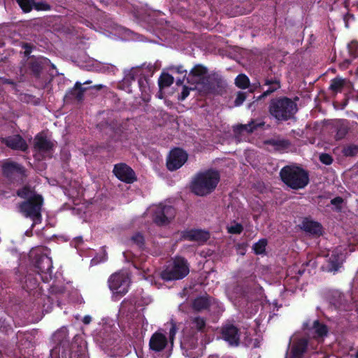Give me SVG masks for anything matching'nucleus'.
Returning a JSON list of instances; mask_svg holds the SVG:
<instances>
[{"label":"nucleus","mask_w":358,"mask_h":358,"mask_svg":"<svg viewBox=\"0 0 358 358\" xmlns=\"http://www.w3.org/2000/svg\"><path fill=\"white\" fill-rule=\"evenodd\" d=\"M17 194L20 197L27 199V201L20 205V211L25 217L33 220V225L40 222L41 209L43 203L41 196L36 194L31 188L27 187L19 190Z\"/></svg>","instance_id":"nucleus-1"},{"label":"nucleus","mask_w":358,"mask_h":358,"mask_svg":"<svg viewBox=\"0 0 358 358\" xmlns=\"http://www.w3.org/2000/svg\"><path fill=\"white\" fill-rule=\"evenodd\" d=\"M220 181V174L216 171L208 170L199 173L193 180L192 189L199 196L213 192Z\"/></svg>","instance_id":"nucleus-2"},{"label":"nucleus","mask_w":358,"mask_h":358,"mask_svg":"<svg viewBox=\"0 0 358 358\" xmlns=\"http://www.w3.org/2000/svg\"><path fill=\"white\" fill-rule=\"evenodd\" d=\"M280 177L282 181L292 189H301L308 183L307 173L302 169L287 166L280 171Z\"/></svg>","instance_id":"nucleus-3"},{"label":"nucleus","mask_w":358,"mask_h":358,"mask_svg":"<svg viewBox=\"0 0 358 358\" xmlns=\"http://www.w3.org/2000/svg\"><path fill=\"white\" fill-rule=\"evenodd\" d=\"M296 110V104L287 98L273 99L269 106L270 114L280 121L291 118Z\"/></svg>","instance_id":"nucleus-4"},{"label":"nucleus","mask_w":358,"mask_h":358,"mask_svg":"<svg viewBox=\"0 0 358 358\" xmlns=\"http://www.w3.org/2000/svg\"><path fill=\"white\" fill-rule=\"evenodd\" d=\"M189 272V264L182 257H176L160 273L161 278L166 281L182 279Z\"/></svg>","instance_id":"nucleus-5"},{"label":"nucleus","mask_w":358,"mask_h":358,"mask_svg":"<svg viewBox=\"0 0 358 358\" xmlns=\"http://www.w3.org/2000/svg\"><path fill=\"white\" fill-rule=\"evenodd\" d=\"M129 285L130 277L127 271L117 272L108 279L109 288L115 300L119 299L128 292Z\"/></svg>","instance_id":"nucleus-6"},{"label":"nucleus","mask_w":358,"mask_h":358,"mask_svg":"<svg viewBox=\"0 0 358 358\" xmlns=\"http://www.w3.org/2000/svg\"><path fill=\"white\" fill-rule=\"evenodd\" d=\"M145 215L151 217L157 224L165 225L174 217L175 210L170 206L152 205L147 209Z\"/></svg>","instance_id":"nucleus-7"},{"label":"nucleus","mask_w":358,"mask_h":358,"mask_svg":"<svg viewBox=\"0 0 358 358\" xmlns=\"http://www.w3.org/2000/svg\"><path fill=\"white\" fill-rule=\"evenodd\" d=\"M187 154L182 149L176 148L170 152L166 162L169 170L175 171L180 169L187 161Z\"/></svg>","instance_id":"nucleus-8"},{"label":"nucleus","mask_w":358,"mask_h":358,"mask_svg":"<svg viewBox=\"0 0 358 358\" xmlns=\"http://www.w3.org/2000/svg\"><path fill=\"white\" fill-rule=\"evenodd\" d=\"M113 173L119 180L127 183H132L136 180L134 171L125 164H116Z\"/></svg>","instance_id":"nucleus-9"},{"label":"nucleus","mask_w":358,"mask_h":358,"mask_svg":"<svg viewBox=\"0 0 358 358\" xmlns=\"http://www.w3.org/2000/svg\"><path fill=\"white\" fill-rule=\"evenodd\" d=\"M36 266L41 272L42 280L45 282L48 281L51 278L52 259L47 255H43L37 261Z\"/></svg>","instance_id":"nucleus-10"},{"label":"nucleus","mask_w":358,"mask_h":358,"mask_svg":"<svg viewBox=\"0 0 358 358\" xmlns=\"http://www.w3.org/2000/svg\"><path fill=\"white\" fill-rule=\"evenodd\" d=\"M344 260V255L341 252V248H337L331 252V256L329 257L328 264L327 265V271L335 272L342 264Z\"/></svg>","instance_id":"nucleus-11"},{"label":"nucleus","mask_w":358,"mask_h":358,"mask_svg":"<svg viewBox=\"0 0 358 358\" xmlns=\"http://www.w3.org/2000/svg\"><path fill=\"white\" fill-rule=\"evenodd\" d=\"M222 337L230 345H237L239 341V334L237 328L231 324L226 325L222 329Z\"/></svg>","instance_id":"nucleus-12"},{"label":"nucleus","mask_w":358,"mask_h":358,"mask_svg":"<svg viewBox=\"0 0 358 358\" xmlns=\"http://www.w3.org/2000/svg\"><path fill=\"white\" fill-rule=\"evenodd\" d=\"M24 12H29L33 8L37 10H48L50 6L45 2L35 3L34 0H17Z\"/></svg>","instance_id":"nucleus-13"},{"label":"nucleus","mask_w":358,"mask_h":358,"mask_svg":"<svg viewBox=\"0 0 358 358\" xmlns=\"http://www.w3.org/2000/svg\"><path fill=\"white\" fill-rule=\"evenodd\" d=\"M3 173L7 177H12L14 176H22L24 174V170L22 166L20 164L12 162H6L3 164Z\"/></svg>","instance_id":"nucleus-14"},{"label":"nucleus","mask_w":358,"mask_h":358,"mask_svg":"<svg viewBox=\"0 0 358 358\" xmlns=\"http://www.w3.org/2000/svg\"><path fill=\"white\" fill-rule=\"evenodd\" d=\"M183 238L189 241H195L201 243L206 241L209 238V234L205 231L194 229L185 232Z\"/></svg>","instance_id":"nucleus-15"},{"label":"nucleus","mask_w":358,"mask_h":358,"mask_svg":"<svg viewBox=\"0 0 358 358\" xmlns=\"http://www.w3.org/2000/svg\"><path fill=\"white\" fill-rule=\"evenodd\" d=\"M166 343V336L160 332H156L152 336L149 344L150 349L159 352L164 348Z\"/></svg>","instance_id":"nucleus-16"},{"label":"nucleus","mask_w":358,"mask_h":358,"mask_svg":"<svg viewBox=\"0 0 358 358\" xmlns=\"http://www.w3.org/2000/svg\"><path fill=\"white\" fill-rule=\"evenodd\" d=\"M35 149L43 154H48L52 148V143L42 135H37L34 139Z\"/></svg>","instance_id":"nucleus-17"},{"label":"nucleus","mask_w":358,"mask_h":358,"mask_svg":"<svg viewBox=\"0 0 358 358\" xmlns=\"http://www.w3.org/2000/svg\"><path fill=\"white\" fill-rule=\"evenodd\" d=\"M6 145L12 149L25 150L27 148L26 142L19 135L10 136L3 139Z\"/></svg>","instance_id":"nucleus-18"},{"label":"nucleus","mask_w":358,"mask_h":358,"mask_svg":"<svg viewBox=\"0 0 358 358\" xmlns=\"http://www.w3.org/2000/svg\"><path fill=\"white\" fill-rule=\"evenodd\" d=\"M303 229L312 234L315 236H320L322 234V227L321 225L316 222L306 220L302 223Z\"/></svg>","instance_id":"nucleus-19"},{"label":"nucleus","mask_w":358,"mask_h":358,"mask_svg":"<svg viewBox=\"0 0 358 358\" xmlns=\"http://www.w3.org/2000/svg\"><path fill=\"white\" fill-rule=\"evenodd\" d=\"M307 347V341L301 338L296 343L293 344V346L290 352V357L292 358H301L303 352H305Z\"/></svg>","instance_id":"nucleus-20"},{"label":"nucleus","mask_w":358,"mask_h":358,"mask_svg":"<svg viewBox=\"0 0 358 358\" xmlns=\"http://www.w3.org/2000/svg\"><path fill=\"white\" fill-rule=\"evenodd\" d=\"M206 73L207 69L204 66L197 65L191 71L189 77L194 82L200 83L205 79Z\"/></svg>","instance_id":"nucleus-21"},{"label":"nucleus","mask_w":358,"mask_h":358,"mask_svg":"<svg viewBox=\"0 0 358 358\" xmlns=\"http://www.w3.org/2000/svg\"><path fill=\"white\" fill-rule=\"evenodd\" d=\"M309 330L310 334H313L316 338H322L327 333V327L320 323L318 320L314 321L313 326Z\"/></svg>","instance_id":"nucleus-22"},{"label":"nucleus","mask_w":358,"mask_h":358,"mask_svg":"<svg viewBox=\"0 0 358 358\" xmlns=\"http://www.w3.org/2000/svg\"><path fill=\"white\" fill-rule=\"evenodd\" d=\"M227 294L229 300L233 303H236L237 299L241 297L243 294L242 288L236 285H233L228 287L227 289Z\"/></svg>","instance_id":"nucleus-23"},{"label":"nucleus","mask_w":358,"mask_h":358,"mask_svg":"<svg viewBox=\"0 0 358 358\" xmlns=\"http://www.w3.org/2000/svg\"><path fill=\"white\" fill-rule=\"evenodd\" d=\"M348 83V81L347 80L341 78H336L331 80L330 88L334 92H340Z\"/></svg>","instance_id":"nucleus-24"},{"label":"nucleus","mask_w":358,"mask_h":358,"mask_svg":"<svg viewBox=\"0 0 358 358\" xmlns=\"http://www.w3.org/2000/svg\"><path fill=\"white\" fill-rule=\"evenodd\" d=\"M348 131V124L345 121L341 120L336 123V138H343Z\"/></svg>","instance_id":"nucleus-25"},{"label":"nucleus","mask_w":358,"mask_h":358,"mask_svg":"<svg viewBox=\"0 0 358 358\" xmlns=\"http://www.w3.org/2000/svg\"><path fill=\"white\" fill-rule=\"evenodd\" d=\"M138 85L142 91L143 99L144 100H148L150 96V87L148 80L146 79H141L138 81Z\"/></svg>","instance_id":"nucleus-26"},{"label":"nucleus","mask_w":358,"mask_h":358,"mask_svg":"<svg viewBox=\"0 0 358 358\" xmlns=\"http://www.w3.org/2000/svg\"><path fill=\"white\" fill-rule=\"evenodd\" d=\"M173 83V77L169 73H164L159 78V85L161 87L170 86Z\"/></svg>","instance_id":"nucleus-27"},{"label":"nucleus","mask_w":358,"mask_h":358,"mask_svg":"<svg viewBox=\"0 0 358 358\" xmlns=\"http://www.w3.org/2000/svg\"><path fill=\"white\" fill-rule=\"evenodd\" d=\"M249 79L245 75L241 74L236 78V85L240 88L245 89L249 86Z\"/></svg>","instance_id":"nucleus-28"},{"label":"nucleus","mask_w":358,"mask_h":358,"mask_svg":"<svg viewBox=\"0 0 358 358\" xmlns=\"http://www.w3.org/2000/svg\"><path fill=\"white\" fill-rule=\"evenodd\" d=\"M267 241L261 239L253 245V250L257 255L263 254L265 252Z\"/></svg>","instance_id":"nucleus-29"},{"label":"nucleus","mask_w":358,"mask_h":358,"mask_svg":"<svg viewBox=\"0 0 358 358\" xmlns=\"http://www.w3.org/2000/svg\"><path fill=\"white\" fill-rule=\"evenodd\" d=\"M208 305V301L204 298H198L193 303L194 308L196 310L206 308Z\"/></svg>","instance_id":"nucleus-30"},{"label":"nucleus","mask_w":358,"mask_h":358,"mask_svg":"<svg viewBox=\"0 0 358 358\" xmlns=\"http://www.w3.org/2000/svg\"><path fill=\"white\" fill-rule=\"evenodd\" d=\"M227 231L230 234H239L243 231V227L238 223H232L227 226Z\"/></svg>","instance_id":"nucleus-31"},{"label":"nucleus","mask_w":358,"mask_h":358,"mask_svg":"<svg viewBox=\"0 0 358 358\" xmlns=\"http://www.w3.org/2000/svg\"><path fill=\"white\" fill-rule=\"evenodd\" d=\"M205 321L201 317H194L192 320V327L196 328L197 330H201L205 326Z\"/></svg>","instance_id":"nucleus-32"},{"label":"nucleus","mask_w":358,"mask_h":358,"mask_svg":"<svg viewBox=\"0 0 358 358\" xmlns=\"http://www.w3.org/2000/svg\"><path fill=\"white\" fill-rule=\"evenodd\" d=\"M86 88L82 87V83L77 82L74 87V91L76 94V96L78 99H81L83 96V93L85 91Z\"/></svg>","instance_id":"nucleus-33"},{"label":"nucleus","mask_w":358,"mask_h":358,"mask_svg":"<svg viewBox=\"0 0 358 358\" xmlns=\"http://www.w3.org/2000/svg\"><path fill=\"white\" fill-rule=\"evenodd\" d=\"M348 50L350 55L355 57L358 56V43L352 41L348 45Z\"/></svg>","instance_id":"nucleus-34"},{"label":"nucleus","mask_w":358,"mask_h":358,"mask_svg":"<svg viewBox=\"0 0 358 358\" xmlns=\"http://www.w3.org/2000/svg\"><path fill=\"white\" fill-rule=\"evenodd\" d=\"M255 126L254 124V122H252L250 124H244V125H240L238 126V129L240 132L246 131L247 133L252 132Z\"/></svg>","instance_id":"nucleus-35"},{"label":"nucleus","mask_w":358,"mask_h":358,"mask_svg":"<svg viewBox=\"0 0 358 358\" xmlns=\"http://www.w3.org/2000/svg\"><path fill=\"white\" fill-rule=\"evenodd\" d=\"M267 84L268 85H271L272 86L271 87H269V89H268L264 92L265 94H268L269 93H271V92H274L275 90H276L277 89H278L280 87V84L276 80H275V81H268Z\"/></svg>","instance_id":"nucleus-36"},{"label":"nucleus","mask_w":358,"mask_h":358,"mask_svg":"<svg viewBox=\"0 0 358 358\" xmlns=\"http://www.w3.org/2000/svg\"><path fill=\"white\" fill-rule=\"evenodd\" d=\"M143 241H144L143 236L139 233L134 235L131 237V241L133 243H136V245H138V246H141L143 244Z\"/></svg>","instance_id":"nucleus-37"},{"label":"nucleus","mask_w":358,"mask_h":358,"mask_svg":"<svg viewBox=\"0 0 358 358\" xmlns=\"http://www.w3.org/2000/svg\"><path fill=\"white\" fill-rule=\"evenodd\" d=\"M320 161L326 164V165H329L331 164L332 162V158L331 157L328 155V154H322L320 156Z\"/></svg>","instance_id":"nucleus-38"},{"label":"nucleus","mask_w":358,"mask_h":358,"mask_svg":"<svg viewBox=\"0 0 358 358\" xmlns=\"http://www.w3.org/2000/svg\"><path fill=\"white\" fill-rule=\"evenodd\" d=\"M245 99V95L243 92H238L235 99V105L238 106L241 105Z\"/></svg>","instance_id":"nucleus-39"},{"label":"nucleus","mask_w":358,"mask_h":358,"mask_svg":"<svg viewBox=\"0 0 358 358\" xmlns=\"http://www.w3.org/2000/svg\"><path fill=\"white\" fill-rule=\"evenodd\" d=\"M190 90H192V88H188L187 87L184 86L180 96V99L184 100L186 97H187Z\"/></svg>","instance_id":"nucleus-40"},{"label":"nucleus","mask_w":358,"mask_h":358,"mask_svg":"<svg viewBox=\"0 0 358 358\" xmlns=\"http://www.w3.org/2000/svg\"><path fill=\"white\" fill-rule=\"evenodd\" d=\"M357 151V148L356 146L348 147L345 149V154L346 155H354Z\"/></svg>","instance_id":"nucleus-41"},{"label":"nucleus","mask_w":358,"mask_h":358,"mask_svg":"<svg viewBox=\"0 0 358 358\" xmlns=\"http://www.w3.org/2000/svg\"><path fill=\"white\" fill-rule=\"evenodd\" d=\"M172 69L175 70L179 74H183L184 76H185L187 74V71L185 70L181 66L173 67Z\"/></svg>","instance_id":"nucleus-42"},{"label":"nucleus","mask_w":358,"mask_h":358,"mask_svg":"<svg viewBox=\"0 0 358 358\" xmlns=\"http://www.w3.org/2000/svg\"><path fill=\"white\" fill-rule=\"evenodd\" d=\"M175 334H176V329H175V327L173 326L172 328L170 329V340L171 342L173 339V336H175Z\"/></svg>","instance_id":"nucleus-43"},{"label":"nucleus","mask_w":358,"mask_h":358,"mask_svg":"<svg viewBox=\"0 0 358 358\" xmlns=\"http://www.w3.org/2000/svg\"><path fill=\"white\" fill-rule=\"evenodd\" d=\"M91 320H92V318H91V317H90V316H89V315H86V316H85V317H84V318H83V322H84L85 324H90V322H91Z\"/></svg>","instance_id":"nucleus-44"},{"label":"nucleus","mask_w":358,"mask_h":358,"mask_svg":"<svg viewBox=\"0 0 358 358\" xmlns=\"http://www.w3.org/2000/svg\"><path fill=\"white\" fill-rule=\"evenodd\" d=\"M353 19V16L352 15H346L345 17H344V20L345 22V26L348 27V22L350 19Z\"/></svg>","instance_id":"nucleus-45"},{"label":"nucleus","mask_w":358,"mask_h":358,"mask_svg":"<svg viewBox=\"0 0 358 358\" xmlns=\"http://www.w3.org/2000/svg\"><path fill=\"white\" fill-rule=\"evenodd\" d=\"M343 201L342 199L341 198H336L331 201V203L333 204H339Z\"/></svg>","instance_id":"nucleus-46"},{"label":"nucleus","mask_w":358,"mask_h":358,"mask_svg":"<svg viewBox=\"0 0 358 358\" xmlns=\"http://www.w3.org/2000/svg\"><path fill=\"white\" fill-rule=\"evenodd\" d=\"M72 358H88L85 355H82L80 357H76L75 356H72Z\"/></svg>","instance_id":"nucleus-47"},{"label":"nucleus","mask_w":358,"mask_h":358,"mask_svg":"<svg viewBox=\"0 0 358 358\" xmlns=\"http://www.w3.org/2000/svg\"><path fill=\"white\" fill-rule=\"evenodd\" d=\"M59 332H62L64 334H66V329H62L59 332L57 333V334H59Z\"/></svg>","instance_id":"nucleus-48"},{"label":"nucleus","mask_w":358,"mask_h":358,"mask_svg":"<svg viewBox=\"0 0 358 358\" xmlns=\"http://www.w3.org/2000/svg\"><path fill=\"white\" fill-rule=\"evenodd\" d=\"M129 80V78H125L124 80V82L125 83V82L128 81Z\"/></svg>","instance_id":"nucleus-49"},{"label":"nucleus","mask_w":358,"mask_h":358,"mask_svg":"<svg viewBox=\"0 0 358 358\" xmlns=\"http://www.w3.org/2000/svg\"><path fill=\"white\" fill-rule=\"evenodd\" d=\"M89 83H91V81L87 80V81H86V82H85V83H84V84H89Z\"/></svg>","instance_id":"nucleus-50"},{"label":"nucleus","mask_w":358,"mask_h":358,"mask_svg":"<svg viewBox=\"0 0 358 358\" xmlns=\"http://www.w3.org/2000/svg\"><path fill=\"white\" fill-rule=\"evenodd\" d=\"M355 357V358H358V350L357 351Z\"/></svg>","instance_id":"nucleus-51"},{"label":"nucleus","mask_w":358,"mask_h":358,"mask_svg":"<svg viewBox=\"0 0 358 358\" xmlns=\"http://www.w3.org/2000/svg\"><path fill=\"white\" fill-rule=\"evenodd\" d=\"M209 358H217V357H214V356H212V357H209Z\"/></svg>","instance_id":"nucleus-52"}]
</instances>
